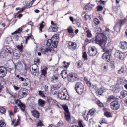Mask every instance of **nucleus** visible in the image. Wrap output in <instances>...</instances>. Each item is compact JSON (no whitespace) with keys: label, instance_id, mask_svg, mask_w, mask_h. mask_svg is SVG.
<instances>
[{"label":"nucleus","instance_id":"obj_1","mask_svg":"<svg viewBox=\"0 0 127 127\" xmlns=\"http://www.w3.org/2000/svg\"><path fill=\"white\" fill-rule=\"evenodd\" d=\"M107 38L106 36L101 34L96 36L93 42L99 44L102 48L104 47L107 43Z\"/></svg>","mask_w":127,"mask_h":127},{"label":"nucleus","instance_id":"obj_2","mask_svg":"<svg viewBox=\"0 0 127 127\" xmlns=\"http://www.w3.org/2000/svg\"><path fill=\"white\" fill-rule=\"evenodd\" d=\"M39 50L42 53L47 55H50V60L49 61H50L51 60L52 58L51 55L54 52V50L52 48H47L44 47H41L40 48Z\"/></svg>","mask_w":127,"mask_h":127},{"label":"nucleus","instance_id":"obj_3","mask_svg":"<svg viewBox=\"0 0 127 127\" xmlns=\"http://www.w3.org/2000/svg\"><path fill=\"white\" fill-rule=\"evenodd\" d=\"M28 94V90L25 88L20 89L18 93V97L19 99H21L26 97Z\"/></svg>","mask_w":127,"mask_h":127},{"label":"nucleus","instance_id":"obj_4","mask_svg":"<svg viewBox=\"0 0 127 127\" xmlns=\"http://www.w3.org/2000/svg\"><path fill=\"white\" fill-rule=\"evenodd\" d=\"M67 92L65 88H63L61 92L58 93V96L62 100H67L66 94Z\"/></svg>","mask_w":127,"mask_h":127},{"label":"nucleus","instance_id":"obj_5","mask_svg":"<svg viewBox=\"0 0 127 127\" xmlns=\"http://www.w3.org/2000/svg\"><path fill=\"white\" fill-rule=\"evenodd\" d=\"M68 80L70 82H73L79 79L78 75L75 73H70L68 76Z\"/></svg>","mask_w":127,"mask_h":127},{"label":"nucleus","instance_id":"obj_6","mask_svg":"<svg viewBox=\"0 0 127 127\" xmlns=\"http://www.w3.org/2000/svg\"><path fill=\"white\" fill-rule=\"evenodd\" d=\"M103 50L105 52L102 56V58L106 60V61H109L110 58V51L109 50H106L105 48H103Z\"/></svg>","mask_w":127,"mask_h":127},{"label":"nucleus","instance_id":"obj_7","mask_svg":"<svg viewBox=\"0 0 127 127\" xmlns=\"http://www.w3.org/2000/svg\"><path fill=\"white\" fill-rule=\"evenodd\" d=\"M52 46L54 48H56L57 46L58 43L59 42V37L58 35L56 34L52 37Z\"/></svg>","mask_w":127,"mask_h":127},{"label":"nucleus","instance_id":"obj_8","mask_svg":"<svg viewBox=\"0 0 127 127\" xmlns=\"http://www.w3.org/2000/svg\"><path fill=\"white\" fill-rule=\"evenodd\" d=\"M31 72L32 74L34 76H37L39 73V69L37 65L36 64H33L32 67Z\"/></svg>","mask_w":127,"mask_h":127},{"label":"nucleus","instance_id":"obj_9","mask_svg":"<svg viewBox=\"0 0 127 127\" xmlns=\"http://www.w3.org/2000/svg\"><path fill=\"white\" fill-rule=\"evenodd\" d=\"M110 106L112 109L117 110L119 108L120 105L119 102L116 100L112 101L110 103Z\"/></svg>","mask_w":127,"mask_h":127},{"label":"nucleus","instance_id":"obj_10","mask_svg":"<svg viewBox=\"0 0 127 127\" xmlns=\"http://www.w3.org/2000/svg\"><path fill=\"white\" fill-rule=\"evenodd\" d=\"M114 55L115 57H117L121 60H123L125 57L124 54L119 51H116Z\"/></svg>","mask_w":127,"mask_h":127},{"label":"nucleus","instance_id":"obj_11","mask_svg":"<svg viewBox=\"0 0 127 127\" xmlns=\"http://www.w3.org/2000/svg\"><path fill=\"white\" fill-rule=\"evenodd\" d=\"M124 21L123 20H119L117 24H116L114 28L115 30L116 31H120L121 26L122 24L124 23Z\"/></svg>","mask_w":127,"mask_h":127},{"label":"nucleus","instance_id":"obj_12","mask_svg":"<svg viewBox=\"0 0 127 127\" xmlns=\"http://www.w3.org/2000/svg\"><path fill=\"white\" fill-rule=\"evenodd\" d=\"M7 74V71L5 68L3 67H0V77L3 78Z\"/></svg>","mask_w":127,"mask_h":127},{"label":"nucleus","instance_id":"obj_13","mask_svg":"<svg viewBox=\"0 0 127 127\" xmlns=\"http://www.w3.org/2000/svg\"><path fill=\"white\" fill-rule=\"evenodd\" d=\"M68 47L70 49L73 50L76 48L77 44L75 43L70 42L68 44Z\"/></svg>","mask_w":127,"mask_h":127},{"label":"nucleus","instance_id":"obj_14","mask_svg":"<svg viewBox=\"0 0 127 127\" xmlns=\"http://www.w3.org/2000/svg\"><path fill=\"white\" fill-rule=\"evenodd\" d=\"M15 102L16 104H17L20 107L22 111H25V105L21 103L20 100H17L15 101Z\"/></svg>","mask_w":127,"mask_h":127},{"label":"nucleus","instance_id":"obj_15","mask_svg":"<svg viewBox=\"0 0 127 127\" xmlns=\"http://www.w3.org/2000/svg\"><path fill=\"white\" fill-rule=\"evenodd\" d=\"M120 47L123 49H127V42L125 41L120 42L119 43Z\"/></svg>","mask_w":127,"mask_h":127},{"label":"nucleus","instance_id":"obj_16","mask_svg":"<svg viewBox=\"0 0 127 127\" xmlns=\"http://www.w3.org/2000/svg\"><path fill=\"white\" fill-rule=\"evenodd\" d=\"M101 69L103 71L106 72L108 70V65L107 63H103L101 65Z\"/></svg>","mask_w":127,"mask_h":127},{"label":"nucleus","instance_id":"obj_17","mask_svg":"<svg viewBox=\"0 0 127 127\" xmlns=\"http://www.w3.org/2000/svg\"><path fill=\"white\" fill-rule=\"evenodd\" d=\"M31 113L32 115L34 117L37 118H39L40 114L38 111L34 110L31 111Z\"/></svg>","mask_w":127,"mask_h":127},{"label":"nucleus","instance_id":"obj_18","mask_svg":"<svg viewBox=\"0 0 127 127\" xmlns=\"http://www.w3.org/2000/svg\"><path fill=\"white\" fill-rule=\"evenodd\" d=\"M15 68L16 69L20 71L23 68V65L21 63L19 62L15 64Z\"/></svg>","mask_w":127,"mask_h":127},{"label":"nucleus","instance_id":"obj_19","mask_svg":"<svg viewBox=\"0 0 127 127\" xmlns=\"http://www.w3.org/2000/svg\"><path fill=\"white\" fill-rule=\"evenodd\" d=\"M24 86L25 87H27L29 88L31 86V83L30 80L28 79H25L24 82L23 83Z\"/></svg>","mask_w":127,"mask_h":127},{"label":"nucleus","instance_id":"obj_20","mask_svg":"<svg viewBox=\"0 0 127 127\" xmlns=\"http://www.w3.org/2000/svg\"><path fill=\"white\" fill-rule=\"evenodd\" d=\"M95 5L89 3L85 6L84 9L85 10H91Z\"/></svg>","mask_w":127,"mask_h":127},{"label":"nucleus","instance_id":"obj_21","mask_svg":"<svg viewBox=\"0 0 127 127\" xmlns=\"http://www.w3.org/2000/svg\"><path fill=\"white\" fill-rule=\"evenodd\" d=\"M61 74L62 77L64 79L66 78L67 77H68V75L67 72L65 70H63L61 72Z\"/></svg>","mask_w":127,"mask_h":127},{"label":"nucleus","instance_id":"obj_22","mask_svg":"<svg viewBox=\"0 0 127 127\" xmlns=\"http://www.w3.org/2000/svg\"><path fill=\"white\" fill-rule=\"evenodd\" d=\"M40 26L39 27L38 29L39 30V32L41 33L42 32V29L44 27L45 25V23L44 22H43L41 23H40Z\"/></svg>","mask_w":127,"mask_h":127},{"label":"nucleus","instance_id":"obj_23","mask_svg":"<svg viewBox=\"0 0 127 127\" xmlns=\"http://www.w3.org/2000/svg\"><path fill=\"white\" fill-rule=\"evenodd\" d=\"M95 112L96 110L94 108H92L89 111L88 113L89 115L92 116L95 114Z\"/></svg>","mask_w":127,"mask_h":127},{"label":"nucleus","instance_id":"obj_24","mask_svg":"<svg viewBox=\"0 0 127 127\" xmlns=\"http://www.w3.org/2000/svg\"><path fill=\"white\" fill-rule=\"evenodd\" d=\"M84 87V86L83 84L79 82H77L76 83L75 85L76 88H81Z\"/></svg>","mask_w":127,"mask_h":127},{"label":"nucleus","instance_id":"obj_25","mask_svg":"<svg viewBox=\"0 0 127 127\" xmlns=\"http://www.w3.org/2000/svg\"><path fill=\"white\" fill-rule=\"evenodd\" d=\"M84 87L79 88H76V91L78 94H80L83 92L84 90Z\"/></svg>","mask_w":127,"mask_h":127},{"label":"nucleus","instance_id":"obj_26","mask_svg":"<svg viewBox=\"0 0 127 127\" xmlns=\"http://www.w3.org/2000/svg\"><path fill=\"white\" fill-rule=\"evenodd\" d=\"M117 99V98L115 97L114 96L112 95H111L109 96L107 99L109 101H110L112 100H113L114 101L116 100Z\"/></svg>","mask_w":127,"mask_h":127},{"label":"nucleus","instance_id":"obj_27","mask_svg":"<svg viewBox=\"0 0 127 127\" xmlns=\"http://www.w3.org/2000/svg\"><path fill=\"white\" fill-rule=\"evenodd\" d=\"M127 95V92L125 90H123L121 92V96L123 97L126 96Z\"/></svg>","mask_w":127,"mask_h":127},{"label":"nucleus","instance_id":"obj_28","mask_svg":"<svg viewBox=\"0 0 127 127\" xmlns=\"http://www.w3.org/2000/svg\"><path fill=\"white\" fill-rule=\"evenodd\" d=\"M89 115L88 113H87L86 112H85L83 114V115L84 119L87 121L88 120L89 116L88 115Z\"/></svg>","mask_w":127,"mask_h":127},{"label":"nucleus","instance_id":"obj_29","mask_svg":"<svg viewBox=\"0 0 127 127\" xmlns=\"http://www.w3.org/2000/svg\"><path fill=\"white\" fill-rule=\"evenodd\" d=\"M47 68L46 67H45L43 69H42L41 70V73L42 75L45 76L46 74L47 71Z\"/></svg>","mask_w":127,"mask_h":127},{"label":"nucleus","instance_id":"obj_30","mask_svg":"<svg viewBox=\"0 0 127 127\" xmlns=\"http://www.w3.org/2000/svg\"><path fill=\"white\" fill-rule=\"evenodd\" d=\"M38 102L39 105L40 106L43 107L44 106L45 104V102L42 100L41 99H39L38 100Z\"/></svg>","mask_w":127,"mask_h":127},{"label":"nucleus","instance_id":"obj_31","mask_svg":"<svg viewBox=\"0 0 127 127\" xmlns=\"http://www.w3.org/2000/svg\"><path fill=\"white\" fill-rule=\"evenodd\" d=\"M20 56V53L18 52V53L14 52V57L15 59H18Z\"/></svg>","mask_w":127,"mask_h":127},{"label":"nucleus","instance_id":"obj_32","mask_svg":"<svg viewBox=\"0 0 127 127\" xmlns=\"http://www.w3.org/2000/svg\"><path fill=\"white\" fill-rule=\"evenodd\" d=\"M83 66L82 62L81 61H78L77 63V67L79 68H81Z\"/></svg>","mask_w":127,"mask_h":127},{"label":"nucleus","instance_id":"obj_33","mask_svg":"<svg viewBox=\"0 0 127 127\" xmlns=\"http://www.w3.org/2000/svg\"><path fill=\"white\" fill-rule=\"evenodd\" d=\"M67 30L68 33H72L74 32V30L71 26H70L67 29Z\"/></svg>","mask_w":127,"mask_h":127},{"label":"nucleus","instance_id":"obj_34","mask_svg":"<svg viewBox=\"0 0 127 127\" xmlns=\"http://www.w3.org/2000/svg\"><path fill=\"white\" fill-rule=\"evenodd\" d=\"M51 27L53 32H55L57 31L58 27L57 25V24H54V25H52Z\"/></svg>","mask_w":127,"mask_h":127},{"label":"nucleus","instance_id":"obj_35","mask_svg":"<svg viewBox=\"0 0 127 127\" xmlns=\"http://www.w3.org/2000/svg\"><path fill=\"white\" fill-rule=\"evenodd\" d=\"M86 83L87 86L89 87L91 86V87H92V88H96L97 87V86H96V85H91V83L89 81H86Z\"/></svg>","mask_w":127,"mask_h":127},{"label":"nucleus","instance_id":"obj_36","mask_svg":"<svg viewBox=\"0 0 127 127\" xmlns=\"http://www.w3.org/2000/svg\"><path fill=\"white\" fill-rule=\"evenodd\" d=\"M95 32L96 34H100L102 33V30L101 28L98 27L96 28Z\"/></svg>","mask_w":127,"mask_h":127},{"label":"nucleus","instance_id":"obj_37","mask_svg":"<svg viewBox=\"0 0 127 127\" xmlns=\"http://www.w3.org/2000/svg\"><path fill=\"white\" fill-rule=\"evenodd\" d=\"M88 54L90 56H94L96 54V52H91V51L88 50Z\"/></svg>","mask_w":127,"mask_h":127},{"label":"nucleus","instance_id":"obj_38","mask_svg":"<svg viewBox=\"0 0 127 127\" xmlns=\"http://www.w3.org/2000/svg\"><path fill=\"white\" fill-rule=\"evenodd\" d=\"M64 64L63 65L64 67L67 68L70 64V63H67L65 61H64L63 62Z\"/></svg>","mask_w":127,"mask_h":127},{"label":"nucleus","instance_id":"obj_39","mask_svg":"<svg viewBox=\"0 0 127 127\" xmlns=\"http://www.w3.org/2000/svg\"><path fill=\"white\" fill-rule=\"evenodd\" d=\"M65 118L66 120L69 121L70 120V117L69 112L68 113H65Z\"/></svg>","mask_w":127,"mask_h":127},{"label":"nucleus","instance_id":"obj_40","mask_svg":"<svg viewBox=\"0 0 127 127\" xmlns=\"http://www.w3.org/2000/svg\"><path fill=\"white\" fill-rule=\"evenodd\" d=\"M63 107L65 112V113H68L69 112L67 106L66 105H63Z\"/></svg>","mask_w":127,"mask_h":127},{"label":"nucleus","instance_id":"obj_41","mask_svg":"<svg viewBox=\"0 0 127 127\" xmlns=\"http://www.w3.org/2000/svg\"><path fill=\"white\" fill-rule=\"evenodd\" d=\"M16 47L21 52L22 51L23 46L22 45V44H21V45H17L16 46Z\"/></svg>","mask_w":127,"mask_h":127},{"label":"nucleus","instance_id":"obj_42","mask_svg":"<svg viewBox=\"0 0 127 127\" xmlns=\"http://www.w3.org/2000/svg\"><path fill=\"white\" fill-rule=\"evenodd\" d=\"M36 0H32V1H31L28 4L26 5L27 7H28V8H30L33 4L34 2Z\"/></svg>","mask_w":127,"mask_h":127},{"label":"nucleus","instance_id":"obj_43","mask_svg":"<svg viewBox=\"0 0 127 127\" xmlns=\"http://www.w3.org/2000/svg\"><path fill=\"white\" fill-rule=\"evenodd\" d=\"M6 124L2 120H0V126L1 127H5Z\"/></svg>","mask_w":127,"mask_h":127},{"label":"nucleus","instance_id":"obj_44","mask_svg":"<svg viewBox=\"0 0 127 127\" xmlns=\"http://www.w3.org/2000/svg\"><path fill=\"white\" fill-rule=\"evenodd\" d=\"M39 95L42 97H45V96L44 92L41 91H39Z\"/></svg>","mask_w":127,"mask_h":127},{"label":"nucleus","instance_id":"obj_45","mask_svg":"<svg viewBox=\"0 0 127 127\" xmlns=\"http://www.w3.org/2000/svg\"><path fill=\"white\" fill-rule=\"evenodd\" d=\"M52 39H48L47 41V45L48 46H50L51 45L52 43Z\"/></svg>","mask_w":127,"mask_h":127},{"label":"nucleus","instance_id":"obj_46","mask_svg":"<svg viewBox=\"0 0 127 127\" xmlns=\"http://www.w3.org/2000/svg\"><path fill=\"white\" fill-rule=\"evenodd\" d=\"M33 39L32 36L30 35L28 36L26 39V42H25V44H27V43L28 41L30 39Z\"/></svg>","mask_w":127,"mask_h":127},{"label":"nucleus","instance_id":"obj_47","mask_svg":"<svg viewBox=\"0 0 127 127\" xmlns=\"http://www.w3.org/2000/svg\"><path fill=\"white\" fill-rule=\"evenodd\" d=\"M94 22L95 24L96 25L100 23L99 20L97 18H95L94 19Z\"/></svg>","mask_w":127,"mask_h":127},{"label":"nucleus","instance_id":"obj_48","mask_svg":"<svg viewBox=\"0 0 127 127\" xmlns=\"http://www.w3.org/2000/svg\"><path fill=\"white\" fill-rule=\"evenodd\" d=\"M20 13L17 12L15 15V17H17L19 18H20L22 16V14H19Z\"/></svg>","mask_w":127,"mask_h":127},{"label":"nucleus","instance_id":"obj_49","mask_svg":"<svg viewBox=\"0 0 127 127\" xmlns=\"http://www.w3.org/2000/svg\"><path fill=\"white\" fill-rule=\"evenodd\" d=\"M0 111L2 114H4L5 113L6 111L4 108L1 107H0Z\"/></svg>","mask_w":127,"mask_h":127},{"label":"nucleus","instance_id":"obj_50","mask_svg":"<svg viewBox=\"0 0 127 127\" xmlns=\"http://www.w3.org/2000/svg\"><path fill=\"white\" fill-rule=\"evenodd\" d=\"M110 65L111 67L112 68H115V63L113 61H111L110 62Z\"/></svg>","mask_w":127,"mask_h":127},{"label":"nucleus","instance_id":"obj_51","mask_svg":"<svg viewBox=\"0 0 127 127\" xmlns=\"http://www.w3.org/2000/svg\"><path fill=\"white\" fill-rule=\"evenodd\" d=\"M25 8L24 7L23 8H17L16 9V10H20L19 12H18L21 13L22 12V11L25 10Z\"/></svg>","mask_w":127,"mask_h":127},{"label":"nucleus","instance_id":"obj_52","mask_svg":"<svg viewBox=\"0 0 127 127\" xmlns=\"http://www.w3.org/2000/svg\"><path fill=\"white\" fill-rule=\"evenodd\" d=\"M89 50L91 51V52H96L95 47H91L89 48Z\"/></svg>","mask_w":127,"mask_h":127},{"label":"nucleus","instance_id":"obj_53","mask_svg":"<svg viewBox=\"0 0 127 127\" xmlns=\"http://www.w3.org/2000/svg\"><path fill=\"white\" fill-rule=\"evenodd\" d=\"M124 71V67L123 66L121 67V69L119 70L118 73L120 74L122 73Z\"/></svg>","mask_w":127,"mask_h":127},{"label":"nucleus","instance_id":"obj_54","mask_svg":"<svg viewBox=\"0 0 127 127\" xmlns=\"http://www.w3.org/2000/svg\"><path fill=\"white\" fill-rule=\"evenodd\" d=\"M104 115L107 117H109L111 116L110 113L108 112H105L104 113Z\"/></svg>","mask_w":127,"mask_h":127},{"label":"nucleus","instance_id":"obj_55","mask_svg":"<svg viewBox=\"0 0 127 127\" xmlns=\"http://www.w3.org/2000/svg\"><path fill=\"white\" fill-rule=\"evenodd\" d=\"M63 123L61 121L60 123L57 124L56 126H54L55 127H61L63 125Z\"/></svg>","mask_w":127,"mask_h":127},{"label":"nucleus","instance_id":"obj_56","mask_svg":"<svg viewBox=\"0 0 127 127\" xmlns=\"http://www.w3.org/2000/svg\"><path fill=\"white\" fill-rule=\"evenodd\" d=\"M40 62L39 60L37 58H35L34 59V64H38Z\"/></svg>","mask_w":127,"mask_h":127},{"label":"nucleus","instance_id":"obj_57","mask_svg":"<svg viewBox=\"0 0 127 127\" xmlns=\"http://www.w3.org/2000/svg\"><path fill=\"white\" fill-rule=\"evenodd\" d=\"M97 11H101L103 9V8L102 6H99L97 7Z\"/></svg>","mask_w":127,"mask_h":127},{"label":"nucleus","instance_id":"obj_58","mask_svg":"<svg viewBox=\"0 0 127 127\" xmlns=\"http://www.w3.org/2000/svg\"><path fill=\"white\" fill-rule=\"evenodd\" d=\"M58 77L57 76L55 75H53L51 78V81H53L55 80L58 79Z\"/></svg>","mask_w":127,"mask_h":127},{"label":"nucleus","instance_id":"obj_59","mask_svg":"<svg viewBox=\"0 0 127 127\" xmlns=\"http://www.w3.org/2000/svg\"><path fill=\"white\" fill-rule=\"evenodd\" d=\"M100 123L101 124H102L103 123L107 124V122L105 119L103 118L102 119V120L100 122Z\"/></svg>","mask_w":127,"mask_h":127},{"label":"nucleus","instance_id":"obj_60","mask_svg":"<svg viewBox=\"0 0 127 127\" xmlns=\"http://www.w3.org/2000/svg\"><path fill=\"white\" fill-rule=\"evenodd\" d=\"M84 18L86 20L88 19H90V15H88L87 14H86L85 15Z\"/></svg>","mask_w":127,"mask_h":127},{"label":"nucleus","instance_id":"obj_61","mask_svg":"<svg viewBox=\"0 0 127 127\" xmlns=\"http://www.w3.org/2000/svg\"><path fill=\"white\" fill-rule=\"evenodd\" d=\"M21 32V30L19 29L18 30L15 31L14 32L12 33V35H13L15 34L19 33Z\"/></svg>","mask_w":127,"mask_h":127},{"label":"nucleus","instance_id":"obj_62","mask_svg":"<svg viewBox=\"0 0 127 127\" xmlns=\"http://www.w3.org/2000/svg\"><path fill=\"white\" fill-rule=\"evenodd\" d=\"M87 36L88 37H90L92 36V34L91 33V32L89 30L87 31Z\"/></svg>","mask_w":127,"mask_h":127},{"label":"nucleus","instance_id":"obj_63","mask_svg":"<svg viewBox=\"0 0 127 127\" xmlns=\"http://www.w3.org/2000/svg\"><path fill=\"white\" fill-rule=\"evenodd\" d=\"M97 104L100 107H102L103 106V104L99 101H98L97 102Z\"/></svg>","mask_w":127,"mask_h":127},{"label":"nucleus","instance_id":"obj_64","mask_svg":"<svg viewBox=\"0 0 127 127\" xmlns=\"http://www.w3.org/2000/svg\"><path fill=\"white\" fill-rule=\"evenodd\" d=\"M78 124L79 127H84L83 125L82 124V121L81 120L79 121L78 122Z\"/></svg>","mask_w":127,"mask_h":127}]
</instances>
